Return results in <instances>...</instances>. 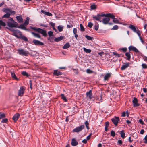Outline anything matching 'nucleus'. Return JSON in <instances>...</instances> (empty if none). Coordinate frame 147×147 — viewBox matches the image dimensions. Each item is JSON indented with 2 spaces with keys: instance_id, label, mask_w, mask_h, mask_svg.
I'll use <instances>...</instances> for the list:
<instances>
[{
  "instance_id": "nucleus-14",
  "label": "nucleus",
  "mask_w": 147,
  "mask_h": 147,
  "mask_svg": "<svg viewBox=\"0 0 147 147\" xmlns=\"http://www.w3.org/2000/svg\"><path fill=\"white\" fill-rule=\"evenodd\" d=\"M128 49L130 51L132 50L136 52H138V51L137 49L134 47L132 46H130L129 47Z\"/></svg>"
},
{
  "instance_id": "nucleus-17",
  "label": "nucleus",
  "mask_w": 147,
  "mask_h": 147,
  "mask_svg": "<svg viewBox=\"0 0 147 147\" xmlns=\"http://www.w3.org/2000/svg\"><path fill=\"white\" fill-rule=\"evenodd\" d=\"M111 76V74L108 73L107 74L104 76V80L105 81L108 80Z\"/></svg>"
},
{
  "instance_id": "nucleus-32",
  "label": "nucleus",
  "mask_w": 147,
  "mask_h": 147,
  "mask_svg": "<svg viewBox=\"0 0 147 147\" xmlns=\"http://www.w3.org/2000/svg\"><path fill=\"white\" fill-rule=\"evenodd\" d=\"M6 25V24L3 22V21L0 20V29H1V26H5Z\"/></svg>"
},
{
  "instance_id": "nucleus-40",
  "label": "nucleus",
  "mask_w": 147,
  "mask_h": 147,
  "mask_svg": "<svg viewBox=\"0 0 147 147\" xmlns=\"http://www.w3.org/2000/svg\"><path fill=\"white\" fill-rule=\"evenodd\" d=\"M21 36V38L23 40H24L25 41H28V39L27 37H26V36H22V35L21 36Z\"/></svg>"
},
{
  "instance_id": "nucleus-1",
  "label": "nucleus",
  "mask_w": 147,
  "mask_h": 147,
  "mask_svg": "<svg viewBox=\"0 0 147 147\" xmlns=\"http://www.w3.org/2000/svg\"><path fill=\"white\" fill-rule=\"evenodd\" d=\"M8 26L10 28L17 27L18 25V23L13 20V18H10L7 22Z\"/></svg>"
},
{
  "instance_id": "nucleus-49",
  "label": "nucleus",
  "mask_w": 147,
  "mask_h": 147,
  "mask_svg": "<svg viewBox=\"0 0 147 147\" xmlns=\"http://www.w3.org/2000/svg\"><path fill=\"white\" fill-rule=\"evenodd\" d=\"M141 66L143 69H146L147 68V65L146 64L143 63Z\"/></svg>"
},
{
  "instance_id": "nucleus-23",
  "label": "nucleus",
  "mask_w": 147,
  "mask_h": 147,
  "mask_svg": "<svg viewBox=\"0 0 147 147\" xmlns=\"http://www.w3.org/2000/svg\"><path fill=\"white\" fill-rule=\"evenodd\" d=\"M129 27L134 32H135L136 30V27L132 24H130L129 26Z\"/></svg>"
},
{
  "instance_id": "nucleus-48",
  "label": "nucleus",
  "mask_w": 147,
  "mask_h": 147,
  "mask_svg": "<svg viewBox=\"0 0 147 147\" xmlns=\"http://www.w3.org/2000/svg\"><path fill=\"white\" fill-rule=\"evenodd\" d=\"M91 8L92 10L95 9L96 8V6L94 4L91 5Z\"/></svg>"
},
{
  "instance_id": "nucleus-11",
  "label": "nucleus",
  "mask_w": 147,
  "mask_h": 147,
  "mask_svg": "<svg viewBox=\"0 0 147 147\" xmlns=\"http://www.w3.org/2000/svg\"><path fill=\"white\" fill-rule=\"evenodd\" d=\"M18 22L19 23H22L23 22V19L21 16L20 15L17 16L16 17Z\"/></svg>"
},
{
  "instance_id": "nucleus-31",
  "label": "nucleus",
  "mask_w": 147,
  "mask_h": 147,
  "mask_svg": "<svg viewBox=\"0 0 147 147\" xmlns=\"http://www.w3.org/2000/svg\"><path fill=\"white\" fill-rule=\"evenodd\" d=\"M83 49L85 52L87 53H90L91 51V50L90 49H87L85 47H83Z\"/></svg>"
},
{
  "instance_id": "nucleus-47",
  "label": "nucleus",
  "mask_w": 147,
  "mask_h": 147,
  "mask_svg": "<svg viewBox=\"0 0 147 147\" xmlns=\"http://www.w3.org/2000/svg\"><path fill=\"white\" fill-rule=\"evenodd\" d=\"M84 124H85L87 129H89V126H88L89 124L88 122L87 121H86L85 122Z\"/></svg>"
},
{
  "instance_id": "nucleus-34",
  "label": "nucleus",
  "mask_w": 147,
  "mask_h": 147,
  "mask_svg": "<svg viewBox=\"0 0 147 147\" xmlns=\"http://www.w3.org/2000/svg\"><path fill=\"white\" fill-rule=\"evenodd\" d=\"M111 18L113 19V21L114 23L116 24H118L119 23V20H118L116 18H115L114 16L113 18Z\"/></svg>"
},
{
  "instance_id": "nucleus-63",
  "label": "nucleus",
  "mask_w": 147,
  "mask_h": 147,
  "mask_svg": "<svg viewBox=\"0 0 147 147\" xmlns=\"http://www.w3.org/2000/svg\"><path fill=\"white\" fill-rule=\"evenodd\" d=\"M139 121L140 124H141L142 125H143L144 124V122H143V121L141 119H140L139 120Z\"/></svg>"
},
{
  "instance_id": "nucleus-13",
  "label": "nucleus",
  "mask_w": 147,
  "mask_h": 147,
  "mask_svg": "<svg viewBox=\"0 0 147 147\" xmlns=\"http://www.w3.org/2000/svg\"><path fill=\"white\" fill-rule=\"evenodd\" d=\"M20 115V114L18 113L15 114L13 117V119L15 122L18 119Z\"/></svg>"
},
{
  "instance_id": "nucleus-18",
  "label": "nucleus",
  "mask_w": 147,
  "mask_h": 147,
  "mask_svg": "<svg viewBox=\"0 0 147 147\" xmlns=\"http://www.w3.org/2000/svg\"><path fill=\"white\" fill-rule=\"evenodd\" d=\"M93 18L96 20L99 21L100 22H102V20H100L101 17L100 16V14H97V15L94 16Z\"/></svg>"
},
{
  "instance_id": "nucleus-19",
  "label": "nucleus",
  "mask_w": 147,
  "mask_h": 147,
  "mask_svg": "<svg viewBox=\"0 0 147 147\" xmlns=\"http://www.w3.org/2000/svg\"><path fill=\"white\" fill-rule=\"evenodd\" d=\"M129 65V63H127L122 65L121 67V69L122 70H124L127 68Z\"/></svg>"
},
{
  "instance_id": "nucleus-5",
  "label": "nucleus",
  "mask_w": 147,
  "mask_h": 147,
  "mask_svg": "<svg viewBox=\"0 0 147 147\" xmlns=\"http://www.w3.org/2000/svg\"><path fill=\"white\" fill-rule=\"evenodd\" d=\"M3 11L4 12L9 13L10 15H14L15 14V12L14 11H12L11 9L10 8H3Z\"/></svg>"
},
{
  "instance_id": "nucleus-30",
  "label": "nucleus",
  "mask_w": 147,
  "mask_h": 147,
  "mask_svg": "<svg viewBox=\"0 0 147 147\" xmlns=\"http://www.w3.org/2000/svg\"><path fill=\"white\" fill-rule=\"evenodd\" d=\"M109 123L108 121L105 122V131H108L107 128L109 126Z\"/></svg>"
},
{
  "instance_id": "nucleus-52",
  "label": "nucleus",
  "mask_w": 147,
  "mask_h": 147,
  "mask_svg": "<svg viewBox=\"0 0 147 147\" xmlns=\"http://www.w3.org/2000/svg\"><path fill=\"white\" fill-rule=\"evenodd\" d=\"M85 37L87 38L88 40H92V38L90 36H88L87 35H86L85 36Z\"/></svg>"
},
{
  "instance_id": "nucleus-39",
  "label": "nucleus",
  "mask_w": 147,
  "mask_h": 147,
  "mask_svg": "<svg viewBox=\"0 0 147 147\" xmlns=\"http://www.w3.org/2000/svg\"><path fill=\"white\" fill-rule=\"evenodd\" d=\"M63 28V26H62L59 25L58 27V29L59 32L62 31Z\"/></svg>"
},
{
  "instance_id": "nucleus-29",
  "label": "nucleus",
  "mask_w": 147,
  "mask_h": 147,
  "mask_svg": "<svg viewBox=\"0 0 147 147\" xmlns=\"http://www.w3.org/2000/svg\"><path fill=\"white\" fill-rule=\"evenodd\" d=\"M70 47V45L69 43H67L65 44L63 47V49H67Z\"/></svg>"
},
{
  "instance_id": "nucleus-51",
  "label": "nucleus",
  "mask_w": 147,
  "mask_h": 147,
  "mask_svg": "<svg viewBox=\"0 0 147 147\" xmlns=\"http://www.w3.org/2000/svg\"><path fill=\"white\" fill-rule=\"evenodd\" d=\"M118 28V26L117 25L114 26L112 28L111 30H117Z\"/></svg>"
},
{
  "instance_id": "nucleus-24",
  "label": "nucleus",
  "mask_w": 147,
  "mask_h": 147,
  "mask_svg": "<svg viewBox=\"0 0 147 147\" xmlns=\"http://www.w3.org/2000/svg\"><path fill=\"white\" fill-rule=\"evenodd\" d=\"M41 12L43 14L48 16H51L52 15V14L50 12H49L45 11H44L42 10H41Z\"/></svg>"
},
{
  "instance_id": "nucleus-62",
  "label": "nucleus",
  "mask_w": 147,
  "mask_h": 147,
  "mask_svg": "<svg viewBox=\"0 0 147 147\" xmlns=\"http://www.w3.org/2000/svg\"><path fill=\"white\" fill-rule=\"evenodd\" d=\"M139 37V39L141 42L142 43V44H144V41L143 40V39H142V38L141 37V36H140Z\"/></svg>"
},
{
  "instance_id": "nucleus-60",
  "label": "nucleus",
  "mask_w": 147,
  "mask_h": 147,
  "mask_svg": "<svg viewBox=\"0 0 147 147\" xmlns=\"http://www.w3.org/2000/svg\"><path fill=\"white\" fill-rule=\"evenodd\" d=\"M49 24L52 27L55 26V23H53L52 22H50Z\"/></svg>"
},
{
  "instance_id": "nucleus-25",
  "label": "nucleus",
  "mask_w": 147,
  "mask_h": 147,
  "mask_svg": "<svg viewBox=\"0 0 147 147\" xmlns=\"http://www.w3.org/2000/svg\"><path fill=\"white\" fill-rule=\"evenodd\" d=\"M31 33L35 37L39 38H40V36L38 34L35 33L33 32H31Z\"/></svg>"
},
{
  "instance_id": "nucleus-44",
  "label": "nucleus",
  "mask_w": 147,
  "mask_h": 147,
  "mask_svg": "<svg viewBox=\"0 0 147 147\" xmlns=\"http://www.w3.org/2000/svg\"><path fill=\"white\" fill-rule=\"evenodd\" d=\"M24 76H26L27 77L29 75L25 71H23L21 73Z\"/></svg>"
},
{
  "instance_id": "nucleus-21",
  "label": "nucleus",
  "mask_w": 147,
  "mask_h": 147,
  "mask_svg": "<svg viewBox=\"0 0 147 147\" xmlns=\"http://www.w3.org/2000/svg\"><path fill=\"white\" fill-rule=\"evenodd\" d=\"M53 74L54 75L56 76H59L62 74V72L58 71L57 70H54V71Z\"/></svg>"
},
{
  "instance_id": "nucleus-59",
  "label": "nucleus",
  "mask_w": 147,
  "mask_h": 147,
  "mask_svg": "<svg viewBox=\"0 0 147 147\" xmlns=\"http://www.w3.org/2000/svg\"><path fill=\"white\" fill-rule=\"evenodd\" d=\"M73 33L74 34H76L77 33V29L76 28H74L73 29Z\"/></svg>"
},
{
  "instance_id": "nucleus-46",
  "label": "nucleus",
  "mask_w": 147,
  "mask_h": 147,
  "mask_svg": "<svg viewBox=\"0 0 147 147\" xmlns=\"http://www.w3.org/2000/svg\"><path fill=\"white\" fill-rule=\"evenodd\" d=\"M48 34L49 37H51L53 36V32L51 31H49L48 32Z\"/></svg>"
},
{
  "instance_id": "nucleus-45",
  "label": "nucleus",
  "mask_w": 147,
  "mask_h": 147,
  "mask_svg": "<svg viewBox=\"0 0 147 147\" xmlns=\"http://www.w3.org/2000/svg\"><path fill=\"white\" fill-rule=\"evenodd\" d=\"M80 30L81 31H84L85 30L83 26L82 25V24H80Z\"/></svg>"
},
{
  "instance_id": "nucleus-16",
  "label": "nucleus",
  "mask_w": 147,
  "mask_h": 147,
  "mask_svg": "<svg viewBox=\"0 0 147 147\" xmlns=\"http://www.w3.org/2000/svg\"><path fill=\"white\" fill-rule=\"evenodd\" d=\"M132 102L134 107H137L139 106V104L137 103L138 100L136 98L134 97Z\"/></svg>"
},
{
  "instance_id": "nucleus-15",
  "label": "nucleus",
  "mask_w": 147,
  "mask_h": 147,
  "mask_svg": "<svg viewBox=\"0 0 147 147\" xmlns=\"http://www.w3.org/2000/svg\"><path fill=\"white\" fill-rule=\"evenodd\" d=\"M110 19L108 18H104L102 21V22L105 24H106L108 23Z\"/></svg>"
},
{
  "instance_id": "nucleus-55",
  "label": "nucleus",
  "mask_w": 147,
  "mask_h": 147,
  "mask_svg": "<svg viewBox=\"0 0 147 147\" xmlns=\"http://www.w3.org/2000/svg\"><path fill=\"white\" fill-rule=\"evenodd\" d=\"M144 141V142L145 143H147V135H146L143 139Z\"/></svg>"
},
{
  "instance_id": "nucleus-41",
  "label": "nucleus",
  "mask_w": 147,
  "mask_h": 147,
  "mask_svg": "<svg viewBox=\"0 0 147 147\" xmlns=\"http://www.w3.org/2000/svg\"><path fill=\"white\" fill-rule=\"evenodd\" d=\"M5 117V114L2 113L0 112V119L4 118Z\"/></svg>"
},
{
  "instance_id": "nucleus-38",
  "label": "nucleus",
  "mask_w": 147,
  "mask_h": 147,
  "mask_svg": "<svg viewBox=\"0 0 147 147\" xmlns=\"http://www.w3.org/2000/svg\"><path fill=\"white\" fill-rule=\"evenodd\" d=\"M86 72L88 74H91L94 73L93 71L89 69H88L86 70Z\"/></svg>"
},
{
  "instance_id": "nucleus-8",
  "label": "nucleus",
  "mask_w": 147,
  "mask_h": 147,
  "mask_svg": "<svg viewBox=\"0 0 147 147\" xmlns=\"http://www.w3.org/2000/svg\"><path fill=\"white\" fill-rule=\"evenodd\" d=\"M32 42L36 46H42L44 45L43 43L35 39H33Z\"/></svg>"
},
{
  "instance_id": "nucleus-57",
  "label": "nucleus",
  "mask_w": 147,
  "mask_h": 147,
  "mask_svg": "<svg viewBox=\"0 0 147 147\" xmlns=\"http://www.w3.org/2000/svg\"><path fill=\"white\" fill-rule=\"evenodd\" d=\"M98 99L101 102H102V96L100 95L99 96H98Z\"/></svg>"
},
{
  "instance_id": "nucleus-9",
  "label": "nucleus",
  "mask_w": 147,
  "mask_h": 147,
  "mask_svg": "<svg viewBox=\"0 0 147 147\" xmlns=\"http://www.w3.org/2000/svg\"><path fill=\"white\" fill-rule=\"evenodd\" d=\"M100 17L105 16L106 17H109L111 18H113L114 15L113 14L109 13L106 14H100Z\"/></svg>"
},
{
  "instance_id": "nucleus-36",
  "label": "nucleus",
  "mask_w": 147,
  "mask_h": 147,
  "mask_svg": "<svg viewBox=\"0 0 147 147\" xmlns=\"http://www.w3.org/2000/svg\"><path fill=\"white\" fill-rule=\"evenodd\" d=\"M120 134L121 137L123 138H124L125 137V134L123 130L121 131H120Z\"/></svg>"
},
{
  "instance_id": "nucleus-50",
  "label": "nucleus",
  "mask_w": 147,
  "mask_h": 147,
  "mask_svg": "<svg viewBox=\"0 0 147 147\" xmlns=\"http://www.w3.org/2000/svg\"><path fill=\"white\" fill-rule=\"evenodd\" d=\"M111 135L112 137H114L115 135V131L113 130L111 131Z\"/></svg>"
},
{
  "instance_id": "nucleus-4",
  "label": "nucleus",
  "mask_w": 147,
  "mask_h": 147,
  "mask_svg": "<svg viewBox=\"0 0 147 147\" xmlns=\"http://www.w3.org/2000/svg\"><path fill=\"white\" fill-rule=\"evenodd\" d=\"M84 128V125H82L80 126L77 127L73 130V132H78L82 131Z\"/></svg>"
},
{
  "instance_id": "nucleus-37",
  "label": "nucleus",
  "mask_w": 147,
  "mask_h": 147,
  "mask_svg": "<svg viewBox=\"0 0 147 147\" xmlns=\"http://www.w3.org/2000/svg\"><path fill=\"white\" fill-rule=\"evenodd\" d=\"M134 32L136 33L138 36H140L141 35V32L140 30L138 29H137L136 30L135 32Z\"/></svg>"
},
{
  "instance_id": "nucleus-43",
  "label": "nucleus",
  "mask_w": 147,
  "mask_h": 147,
  "mask_svg": "<svg viewBox=\"0 0 147 147\" xmlns=\"http://www.w3.org/2000/svg\"><path fill=\"white\" fill-rule=\"evenodd\" d=\"M10 16V14L9 13H6L4 15L3 17V18H8Z\"/></svg>"
},
{
  "instance_id": "nucleus-3",
  "label": "nucleus",
  "mask_w": 147,
  "mask_h": 147,
  "mask_svg": "<svg viewBox=\"0 0 147 147\" xmlns=\"http://www.w3.org/2000/svg\"><path fill=\"white\" fill-rule=\"evenodd\" d=\"M18 54L22 56H27L29 54L28 52L22 49H18L17 50Z\"/></svg>"
},
{
  "instance_id": "nucleus-53",
  "label": "nucleus",
  "mask_w": 147,
  "mask_h": 147,
  "mask_svg": "<svg viewBox=\"0 0 147 147\" xmlns=\"http://www.w3.org/2000/svg\"><path fill=\"white\" fill-rule=\"evenodd\" d=\"M93 24L91 22H89L88 23V26L90 28H91L93 26Z\"/></svg>"
},
{
  "instance_id": "nucleus-42",
  "label": "nucleus",
  "mask_w": 147,
  "mask_h": 147,
  "mask_svg": "<svg viewBox=\"0 0 147 147\" xmlns=\"http://www.w3.org/2000/svg\"><path fill=\"white\" fill-rule=\"evenodd\" d=\"M30 28L31 29H33L34 30L37 31L38 32V29L40 28H36V27H32V26H30Z\"/></svg>"
},
{
  "instance_id": "nucleus-28",
  "label": "nucleus",
  "mask_w": 147,
  "mask_h": 147,
  "mask_svg": "<svg viewBox=\"0 0 147 147\" xmlns=\"http://www.w3.org/2000/svg\"><path fill=\"white\" fill-rule=\"evenodd\" d=\"M30 18L28 17H27L26 18V20L24 21V24L25 26H27L28 25L29 23V20Z\"/></svg>"
},
{
  "instance_id": "nucleus-6",
  "label": "nucleus",
  "mask_w": 147,
  "mask_h": 147,
  "mask_svg": "<svg viewBox=\"0 0 147 147\" xmlns=\"http://www.w3.org/2000/svg\"><path fill=\"white\" fill-rule=\"evenodd\" d=\"M25 90V88L24 86H21L18 91V95L19 96H22L24 93Z\"/></svg>"
},
{
  "instance_id": "nucleus-22",
  "label": "nucleus",
  "mask_w": 147,
  "mask_h": 147,
  "mask_svg": "<svg viewBox=\"0 0 147 147\" xmlns=\"http://www.w3.org/2000/svg\"><path fill=\"white\" fill-rule=\"evenodd\" d=\"M63 38V36H60L55 38L54 39V41L55 42H57L62 40Z\"/></svg>"
},
{
  "instance_id": "nucleus-64",
  "label": "nucleus",
  "mask_w": 147,
  "mask_h": 147,
  "mask_svg": "<svg viewBox=\"0 0 147 147\" xmlns=\"http://www.w3.org/2000/svg\"><path fill=\"white\" fill-rule=\"evenodd\" d=\"M91 134H90L88 136L86 137V139L87 140H88L90 138Z\"/></svg>"
},
{
  "instance_id": "nucleus-10",
  "label": "nucleus",
  "mask_w": 147,
  "mask_h": 147,
  "mask_svg": "<svg viewBox=\"0 0 147 147\" xmlns=\"http://www.w3.org/2000/svg\"><path fill=\"white\" fill-rule=\"evenodd\" d=\"M38 29V32L42 34L43 36H47L46 31L45 30L40 28Z\"/></svg>"
},
{
  "instance_id": "nucleus-56",
  "label": "nucleus",
  "mask_w": 147,
  "mask_h": 147,
  "mask_svg": "<svg viewBox=\"0 0 147 147\" xmlns=\"http://www.w3.org/2000/svg\"><path fill=\"white\" fill-rule=\"evenodd\" d=\"M8 121V120L7 119L5 118L4 119H3L1 121V122L2 123H6Z\"/></svg>"
},
{
  "instance_id": "nucleus-58",
  "label": "nucleus",
  "mask_w": 147,
  "mask_h": 147,
  "mask_svg": "<svg viewBox=\"0 0 147 147\" xmlns=\"http://www.w3.org/2000/svg\"><path fill=\"white\" fill-rule=\"evenodd\" d=\"M94 29L96 30H98V25H95L94 26Z\"/></svg>"
},
{
  "instance_id": "nucleus-2",
  "label": "nucleus",
  "mask_w": 147,
  "mask_h": 147,
  "mask_svg": "<svg viewBox=\"0 0 147 147\" xmlns=\"http://www.w3.org/2000/svg\"><path fill=\"white\" fill-rule=\"evenodd\" d=\"M6 28L11 31L13 32L12 35L18 38H20V37L18 36V35H19L20 36H21L22 35V33L17 29L8 28L7 27Z\"/></svg>"
},
{
  "instance_id": "nucleus-12",
  "label": "nucleus",
  "mask_w": 147,
  "mask_h": 147,
  "mask_svg": "<svg viewBox=\"0 0 147 147\" xmlns=\"http://www.w3.org/2000/svg\"><path fill=\"white\" fill-rule=\"evenodd\" d=\"M71 145L74 146H76L78 144V142L76 140L75 138H72L71 140Z\"/></svg>"
},
{
  "instance_id": "nucleus-33",
  "label": "nucleus",
  "mask_w": 147,
  "mask_h": 147,
  "mask_svg": "<svg viewBox=\"0 0 147 147\" xmlns=\"http://www.w3.org/2000/svg\"><path fill=\"white\" fill-rule=\"evenodd\" d=\"M125 55L127 57V60H129L131 58L130 54L129 52H127L125 53Z\"/></svg>"
},
{
  "instance_id": "nucleus-35",
  "label": "nucleus",
  "mask_w": 147,
  "mask_h": 147,
  "mask_svg": "<svg viewBox=\"0 0 147 147\" xmlns=\"http://www.w3.org/2000/svg\"><path fill=\"white\" fill-rule=\"evenodd\" d=\"M61 98L63 99L65 102H67V100L66 98V97L64 96L63 94H61Z\"/></svg>"
},
{
  "instance_id": "nucleus-7",
  "label": "nucleus",
  "mask_w": 147,
  "mask_h": 147,
  "mask_svg": "<svg viewBox=\"0 0 147 147\" xmlns=\"http://www.w3.org/2000/svg\"><path fill=\"white\" fill-rule=\"evenodd\" d=\"M111 120L115 126L117 125L118 121H119V118L117 117H115L114 118L111 119Z\"/></svg>"
},
{
  "instance_id": "nucleus-26",
  "label": "nucleus",
  "mask_w": 147,
  "mask_h": 147,
  "mask_svg": "<svg viewBox=\"0 0 147 147\" xmlns=\"http://www.w3.org/2000/svg\"><path fill=\"white\" fill-rule=\"evenodd\" d=\"M11 74L12 77L13 79H14L17 80H18V79L17 78L14 72L13 71H11Z\"/></svg>"
},
{
  "instance_id": "nucleus-54",
  "label": "nucleus",
  "mask_w": 147,
  "mask_h": 147,
  "mask_svg": "<svg viewBox=\"0 0 147 147\" xmlns=\"http://www.w3.org/2000/svg\"><path fill=\"white\" fill-rule=\"evenodd\" d=\"M126 114H127V116L128 117L129 116V114L127 113H126L125 112H123L122 113V116L123 117H125L126 115Z\"/></svg>"
},
{
  "instance_id": "nucleus-20",
  "label": "nucleus",
  "mask_w": 147,
  "mask_h": 147,
  "mask_svg": "<svg viewBox=\"0 0 147 147\" xmlns=\"http://www.w3.org/2000/svg\"><path fill=\"white\" fill-rule=\"evenodd\" d=\"M87 97H88L90 99L92 98V93L91 90H90L88 92H87L86 94Z\"/></svg>"
},
{
  "instance_id": "nucleus-61",
  "label": "nucleus",
  "mask_w": 147,
  "mask_h": 147,
  "mask_svg": "<svg viewBox=\"0 0 147 147\" xmlns=\"http://www.w3.org/2000/svg\"><path fill=\"white\" fill-rule=\"evenodd\" d=\"M117 142L119 145H121L122 143V140H118Z\"/></svg>"
},
{
  "instance_id": "nucleus-27",
  "label": "nucleus",
  "mask_w": 147,
  "mask_h": 147,
  "mask_svg": "<svg viewBox=\"0 0 147 147\" xmlns=\"http://www.w3.org/2000/svg\"><path fill=\"white\" fill-rule=\"evenodd\" d=\"M24 24H22L20 25L19 26L17 27L18 28H20L24 30H27V29L26 28V27L24 26Z\"/></svg>"
}]
</instances>
